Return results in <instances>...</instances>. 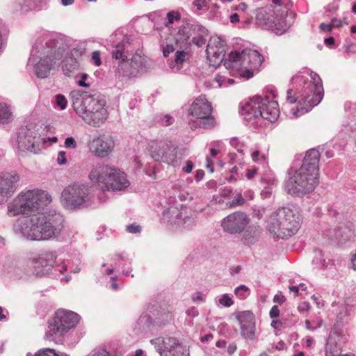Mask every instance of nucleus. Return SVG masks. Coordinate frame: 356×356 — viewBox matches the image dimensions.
<instances>
[{
	"mask_svg": "<svg viewBox=\"0 0 356 356\" xmlns=\"http://www.w3.org/2000/svg\"><path fill=\"white\" fill-rule=\"evenodd\" d=\"M72 106L77 115L88 124L99 127L108 117L104 99L95 97L89 92L75 90L70 94Z\"/></svg>",
	"mask_w": 356,
	"mask_h": 356,
	"instance_id": "nucleus-1",
	"label": "nucleus"
},
{
	"mask_svg": "<svg viewBox=\"0 0 356 356\" xmlns=\"http://www.w3.org/2000/svg\"><path fill=\"white\" fill-rule=\"evenodd\" d=\"M30 227L24 234L31 240H49L58 236L63 227L59 213H38L31 218Z\"/></svg>",
	"mask_w": 356,
	"mask_h": 356,
	"instance_id": "nucleus-2",
	"label": "nucleus"
},
{
	"mask_svg": "<svg viewBox=\"0 0 356 356\" xmlns=\"http://www.w3.org/2000/svg\"><path fill=\"white\" fill-rule=\"evenodd\" d=\"M300 225L301 218L298 211L283 207L271 214L267 222V228L276 237L286 238L294 235Z\"/></svg>",
	"mask_w": 356,
	"mask_h": 356,
	"instance_id": "nucleus-3",
	"label": "nucleus"
},
{
	"mask_svg": "<svg viewBox=\"0 0 356 356\" xmlns=\"http://www.w3.org/2000/svg\"><path fill=\"white\" fill-rule=\"evenodd\" d=\"M264 61V57L257 51L245 49L232 51L225 60L226 69L237 72L240 76L246 79L252 78L258 72Z\"/></svg>",
	"mask_w": 356,
	"mask_h": 356,
	"instance_id": "nucleus-4",
	"label": "nucleus"
},
{
	"mask_svg": "<svg viewBox=\"0 0 356 356\" xmlns=\"http://www.w3.org/2000/svg\"><path fill=\"white\" fill-rule=\"evenodd\" d=\"M89 178L92 182L100 186L104 191H121L130 185L124 172L107 164H97L93 166Z\"/></svg>",
	"mask_w": 356,
	"mask_h": 356,
	"instance_id": "nucleus-5",
	"label": "nucleus"
},
{
	"mask_svg": "<svg viewBox=\"0 0 356 356\" xmlns=\"http://www.w3.org/2000/svg\"><path fill=\"white\" fill-rule=\"evenodd\" d=\"M51 202V196L41 190H29L19 194L8 205L10 216L28 214L37 211L41 205H47Z\"/></svg>",
	"mask_w": 356,
	"mask_h": 356,
	"instance_id": "nucleus-6",
	"label": "nucleus"
},
{
	"mask_svg": "<svg viewBox=\"0 0 356 356\" xmlns=\"http://www.w3.org/2000/svg\"><path fill=\"white\" fill-rule=\"evenodd\" d=\"M79 322V316L71 311L57 310L47 321L45 337L48 340L63 337L74 329Z\"/></svg>",
	"mask_w": 356,
	"mask_h": 356,
	"instance_id": "nucleus-7",
	"label": "nucleus"
},
{
	"mask_svg": "<svg viewBox=\"0 0 356 356\" xmlns=\"http://www.w3.org/2000/svg\"><path fill=\"white\" fill-rule=\"evenodd\" d=\"M319 173L300 166L286 184L288 193L300 195L312 192L318 184Z\"/></svg>",
	"mask_w": 356,
	"mask_h": 356,
	"instance_id": "nucleus-8",
	"label": "nucleus"
},
{
	"mask_svg": "<svg viewBox=\"0 0 356 356\" xmlns=\"http://www.w3.org/2000/svg\"><path fill=\"white\" fill-rule=\"evenodd\" d=\"M312 95H307L302 97L296 106L293 104L296 102L297 99L293 96V91L288 90L286 97V103L289 104L291 107L290 108L289 114L293 118L300 117L305 113L309 112L314 106L318 105L322 100L323 97V88L321 83L316 81L314 84Z\"/></svg>",
	"mask_w": 356,
	"mask_h": 356,
	"instance_id": "nucleus-9",
	"label": "nucleus"
},
{
	"mask_svg": "<svg viewBox=\"0 0 356 356\" xmlns=\"http://www.w3.org/2000/svg\"><path fill=\"white\" fill-rule=\"evenodd\" d=\"M58 43V40H56L46 43L44 56L35 65V73L38 77L42 79L47 77L51 70L58 66L63 53Z\"/></svg>",
	"mask_w": 356,
	"mask_h": 356,
	"instance_id": "nucleus-10",
	"label": "nucleus"
},
{
	"mask_svg": "<svg viewBox=\"0 0 356 356\" xmlns=\"http://www.w3.org/2000/svg\"><path fill=\"white\" fill-rule=\"evenodd\" d=\"M88 200V188L82 184L74 182L66 186L61 193L60 202L68 209L79 208Z\"/></svg>",
	"mask_w": 356,
	"mask_h": 356,
	"instance_id": "nucleus-11",
	"label": "nucleus"
},
{
	"mask_svg": "<svg viewBox=\"0 0 356 356\" xmlns=\"http://www.w3.org/2000/svg\"><path fill=\"white\" fill-rule=\"evenodd\" d=\"M245 110L254 118L261 117L270 122L276 121L280 114L278 104L267 99L257 98L248 104Z\"/></svg>",
	"mask_w": 356,
	"mask_h": 356,
	"instance_id": "nucleus-12",
	"label": "nucleus"
},
{
	"mask_svg": "<svg viewBox=\"0 0 356 356\" xmlns=\"http://www.w3.org/2000/svg\"><path fill=\"white\" fill-rule=\"evenodd\" d=\"M213 108L206 96H198L189 108V114L200 120V127L204 129L212 128L216 124L215 118L212 115Z\"/></svg>",
	"mask_w": 356,
	"mask_h": 356,
	"instance_id": "nucleus-13",
	"label": "nucleus"
},
{
	"mask_svg": "<svg viewBox=\"0 0 356 356\" xmlns=\"http://www.w3.org/2000/svg\"><path fill=\"white\" fill-rule=\"evenodd\" d=\"M149 153L155 161H161L172 166L180 165L176 148L169 142H152L149 146Z\"/></svg>",
	"mask_w": 356,
	"mask_h": 356,
	"instance_id": "nucleus-14",
	"label": "nucleus"
},
{
	"mask_svg": "<svg viewBox=\"0 0 356 356\" xmlns=\"http://www.w3.org/2000/svg\"><path fill=\"white\" fill-rule=\"evenodd\" d=\"M250 222V218L243 212H234L222 221V229L230 234L242 232Z\"/></svg>",
	"mask_w": 356,
	"mask_h": 356,
	"instance_id": "nucleus-15",
	"label": "nucleus"
},
{
	"mask_svg": "<svg viewBox=\"0 0 356 356\" xmlns=\"http://www.w3.org/2000/svg\"><path fill=\"white\" fill-rule=\"evenodd\" d=\"M210 64L216 67L224 60L225 54V42L218 36L211 37L206 49Z\"/></svg>",
	"mask_w": 356,
	"mask_h": 356,
	"instance_id": "nucleus-16",
	"label": "nucleus"
},
{
	"mask_svg": "<svg viewBox=\"0 0 356 356\" xmlns=\"http://www.w3.org/2000/svg\"><path fill=\"white\" fill-rule=\"evenodd\" d=\"M89 149L95 156L101 158L108 156L115 147V142L111 136L102 135L92 139Z\"/></svg>",
	"mask_w": 356,
	"mask_h": 356,
	"instance_id": "nucleus-17",
	"label": "nucleus"
},
{
	"mask_svg": "<svg viewBox=\"0 0 356 356\" xmlns=\"http://www.w3.org/2000/svg\"><path fill=\"white\" fill-rule=\"evenodd\" d=\"M150 343L154 346L161 356H163V353L165 351L171 353L172 356H180L177 353V350L179 351L184 350V348L179 344L178 339L175 337H159L152 339Z\"/></svg>",
	"mask_w": 356,
	"mask_h": 356,
	"instance_id": "nucleus-18",
	"label": "nucleus"
},
{
	"mask_svg": "<svg viewBox=\"0 0 356 356\" xmlns=\"http://www.w3.org/2000/svg\"><path fill=\"white\" fill-rule=\"evenodd\" d=\"M56 256L53 252H45L34 257L31 265L37 275H44L48 272L55 263Z\"/></svg>",
	"mask_w": 356,
	"mask_h": 356,
	"instance_id": "nucleus-19",
	"label": "nucleus"
},
{
	"mask_svg": "<svg viewBox=\"0 0 356 356\" xmlns=\"http://www.w3.org/2000/svg\"><path fill=\"white\" fill-rule=\"evenodd\" d=\"M236 318L241 325V334L246 339H253L255 332L254 317L250 311L240 312Z\"/></svg>",
	"mask_w": 356,
	"mask_h": 356,
	"instance_id": "nucleus-20",
	"label": "nucleus"
},
{
	"mask_svg": "<svg viewBox=\"0 0 356 356\" xmlns=\"http://www.w3.org/2000/svg\"><path fill=\"white\" fill-rule=\"evenodd\" d=\"M19 179V177L17 174L0 175V196L5 197L13 193Z\"/></svg>",
	"mask_w": 356,
	"mask_h": 356,
	"instance_id": "nucleus-21",
	"label": "nucleus"
},
{
	"mask_svg": "<svg viewBox=\"0 0 356 356\" xmlns=\"http://www.w3.org/2000/svg\"><path fill=\"white\" fill-rule=\"evenodd\" d=\"M18 147L22 151L35 152V137L33 132L26 129H22L17 137Z\"/></svg>",
	"mask_w": 356,
	"mask_h": 356,
	"instance_id": "nucleus-22",
	"label": "nucleus"
},
{
	"mask_svg": "<svg viewBox=\"0 0 356 356\" xmlns=\"http://www.w3.org/2000/svg\"><path fill=\"white\" fill-rule=\"evenodd\" d=\"M319 152L316 149H311L306 152L301 166L307 168L310 171L319 173Z\"/></svg>",
	"mask_w": 356,
	"mask_h": 356,
	"instance_id": "nucleus-23",
	"label": "nucleus"
},
{
	"mask_svg": "<svg viewBox=\"0 0 356 356\" xmlns=\"http://www.w3.org/2000/svg\"><path fill=\"white\" fill-rule=\"evenodd\" d=\"M190 28L187 26H181L179 29L175 36V44L179 49H189L190 42H188L191 37Z\"/></svg>",
	"mask_w": 356,
	"mask_h": 356,
	"instance_id": "nucleus-24",
	"label": "nucleus"
},
{
	"mask_svg": "<svg viewBox=\"0 0 356 356\" xmlns=\"http://www.w3.org/2000/svg\"><path fill=\"white\" fill-rule=\"evenodd\" d=\"M76 62L72 58H65L64 65H63V71L67 76H70V74L76 69Z\"/></svg>",
	"mask_w": 356,
	"mask_h": 356,
	"instance_id": "nucleus-25",
	"label": "nucleus"
},
{
	"mask_svg": "<svg viewBox=\"0 0 356 356\" xmlns=\"http://www.w3.org/2000/svg\"><path fill=\"white\" fill-rule=\"evenodd\" d=\"M12 114L8 106L0 104V122L7 123L11 119Z\"/></svg>",
	"mask_w": 356,
	"mask_h": 356,
	"instance_id": "nucleus-26",
	"label": "nucleus"
},
{
	"mask_svg": "<svg viewBox=\"0 0 356 356\" xmlns=\"http://www.w3.org/2000/svg\"><path fill=\"white\" fill-rule=\"evenodd\" d=\"M251 157L254 162L260 163L263 165L268 164V156L260 152L259 150L254 151L251 154Z\"/></svg>",
	"mask_w": 356,
	"mask_h": 356,
	"instance_id": "nucleus-27",
	"label": "nucleus"
},
{
	"mask_svg": "<svg viewBox=\"0 0 356 356\" xmlns=\"http://www.w3.org/2000/svg\"><path fill=\"white\" fill-rule=\"evenodd\" d=\"M188 50L185 49H177L175 53V62L176 64H182L186 59L188 56Z\"/></svg>",
	"mask_w": 356,
	"mask_h": 356,
	"instance_id": "nucleus-28",
	"label": "nucleus"
},
{
	"mask_svg": "<svg viewBox=\"0 0 356 356\" xmlns=\"http://www.w3.org/2000/svg\"><path fill=\"white\" fill-rule=\"evenodd\" d=\"M245 204V200L244 197L242 196L241 193H238L231 202L227 203V205H229V207H235L238 206H243Z\"/></svg>",
	"mask_w": 356,
	"mask_h": 356,
	"instance_id": "nucleus-29",
	"label": "nucleus"
},
{
	"mask_svg": "<svg viewBox=\"0 0 356 356\" xmlns=\"http://www.w3.org/2000/svg\"><path fill=\"white\" fill-rule=\"evenodd\" d=\"M56 104L60 110H64L67 106V100L66 97L61 94L56 95L55 97Z\"/></svg>",
	"mask_w": 356,
	"mask_h": 356,
	"instance_id": "nucleus-30",
	"label": "nucleus"
},
{
	"mask_svg": "<svg viewBox=\"0 0 356 356\" xmlns=\"http://www.w3.org/2000/svg\"><path fill=\"white\" fill-rule=\"evenodd\" d=\"M123 46L117 45L115 49L112 51L113 58H115L116 60L122 59V60H124L125 58L123 55Z\"/></svg>",
	"mask_w": 356,
	"mask_h": 356,
	"instance_id": "nucleus-31",
	"label": "nucleus"
},
{
	"mask_svg": "<svg viewBox=\"0 0 356 356\" xmlns=\"http://www.w3.org/2000/svg\"><path fill=\"white\" fill-rule=\"evenodd\" d=\"M167 17L168 23L172 24L175 20H179L181 18L180 14L177 12L171 11L168 13Z\"/></svg>",
	"mask_w": 356,
	"mask_h": 356,
	"instance_id": "nucleus-32",
	"label": "nucleus"
},
{
	"mask_svg": "<svg viewBox=\"0 0 356 356\" xmlns=\"http://www.w3.org/2000/svg\"><path fill=\"white\" fill-rule=\"evenodd\" d=\"M219 302L225 307H230L233 305L232 298L226 294L222 296V298L219 300Z\"/></svg>",
	"mask_w": 356,
	"mask_h": 356,
	"instance_id": "nucleus-33",
	"label": "nucleus"
},
{
	"mask_svg": "<svg viewBox=\"0 0 356 356\" xmlns=\"http://www.w3.org/2000/svg\"><path fill=\"white\" fill-rule=\"evenodd\" d=\"M126 230L131 234L139 233L141 231V227L139 225L131 224L127 226Z\"/></svg>",
	"mask_w": 356,
	"mask_h": 356,
	"instance_id": "nucleus-34",
	"label": "nucleus"
},
{
	"mask_svg": "<svg viewBox=\"0 0 356 356\" xmlns=\"http://www.w3.org/2000/svg\"><path fill=\"white\" fill-rule=\"evenodd\" d=\"M65 147L66 148L75 149L76 147V142L73 137H68L65 140Z\"/></svg>",
	"mask_w": 356,
	"mask_h": 356,
	"instance_id": "nucleus-35",
	"label": "nucleus"
},
{
	"mask_svg": "<svg viewBox=\"0 0 356 356\" xmlns=\"http://www.w3.org/2000/svg\"><path fill=\"white\" fill-rule=\"evenodd\" d=\"M57 163L59 165H64L67 163L66 152L60 151L57 156Z\"/></svg>",
	"mask_w": 356,
	"mask_h": 356,
	"instance_id": "nucleus-36",
	"label": "nucleus"
},
{
	"mask_svg": "<svg viewBox=\"0 0 356 356\" xmlns=\"http://www.w3.org/2000/svg\"><path fill=\"white\" fill-rule=\"evenodd\" d=\"M192 41L195 45L200 47L205 44L206 39L202 35H197L196 37H193Z\"/></svg>",
	"mask_w": 356,
	"mask_h": 356,
	"instance_id": "nucleus-37",
	"label": "nucleus"
},
{
	"mask_svg": "<svg viewBox=\"0 0 356 356\" xmlns=\"http://www.w3.org/2000/svg\"><path fill=\"white\" fill-rule=\"evenodd\" d=\"M92 60L94 62L96 66H99L102 64L100 53L99 51H95L92 53Z\"/></svg>",
	"mask_w": 356,
	"mask_h": 356,
	"instance_id": "nucleus-38",
	"label": "nucleus"
},
{
	"mask_svg": "<svg viewBox=\"0 0 356 356\" xmlns=\"http://www.w3.org/2000/svg\"><path fill=\"white\" fill-rule=\"evenodd\" d=\"M175 50V48L172 44H168L163 49V54L165 57L168 56V55L173 52Z\"/></svg>",
	"mask_w": 356,
	"mask_h": 356,
	"instance_id": "nucleus-39",
	"label": "nucleus"
},
{
	"mask_svg": "<svg viewBox=\"0 0 356 356\" xmlns=\"http://www.w3.org/2000/svg\"><path fill=\"white\" fill-rule=\"evenodd\" d=\"M270 316L271 318H275L279 316L280 315V309L277 305L273 306L270 311Z\"/></svg>",
	"mask_w": 356,
	"mask_h": 356,
	"instance_id": "nucleus-40",
	"label": "nucleus"
},
{
	"mask_svg": "<svg viewBox=\"0 0 356 356\" xmlns=\"http://www.w3.org/2000/svg\"><path fill=\"white\" fill-rule=\"evenodd\" d=\"M320 29L323 32H327V33L330 32V31H332V30L333 29L332 23V22H331V24L321 23L320 25Z\"/></svg>",
	"mask_w": 356,
	"mask_h": 356,
	"instance_id": "nucleus-41",
	"label": "nucleus"
},
{
	"mask_svg": "<svg viewBox=\"0 0 356 356\" xmlns=\"http://www.w3.org/2000/svg\"><path fill=\"white\" fill-rule=\"evenodd\" d=\"M88 79V74L83 73L81 75V79L78 81V85L81 87H89V84L86 82V80Z\"/></svg>",
	"mask_w": 356,
	"mask_h": 356,
	"instance_id": "nucleus-42",
	"label": "nucleus"
},
{
	"mask_svg": "<svg viewBox=\"0 0 356 356\" xmlns=\"http://www.w3.org/2000/svg\"><path fill=\"white\" fill-rule=\"evenodd\" d=\"M285 301H286V298L284 297V296L282 295L281 293L276 294L273 298L274 302L282 304Z\"/></svg>",
	"mask_w": 356,
	"mask_h": 356,
	"instance_id": "nucleus-43",
	"label": "nucleus"
},
{
	"mask_svg": "<svg viewBox=\"0 0 356 356\" xmlns=\"http://www.w3.org/2000/svg\"><path fill=\"white\" fill-rule=\"evenodd\" d=\"M193 4L198 10H201L206 6L207 1L205 0H195Z\"/></svg>",
	"mask_w": 356,
	"mask_h": 356,
	"instance_id": "nucleus-44",
	"label": "nucleus"
},
{
	"mask_svg": "<svg viewBox=\"0 0 356 356\" xmlns=\"http://www.w3.org/2000/svg\"><path fill=\"white\" fill-rule=\"evenodd\" d=\"M193 164L192 161H187L186 165L185 167H184L182 168V170L186 173H190V172H191V171L193 170Z\"/></svg>",
	"mask_w": 356,
	"mask_h": 356,
	"instance_id": "nucleus-45",
	"label": "nucleus"
},
{
	"mask_svg": "<svg viewBox=\"0 0 356 356\" xmlns=\"http://www.w3.org/2000/svg\"><path fill=\"white\" fill-rule=\"evenodd\" d=\"M257 168L248 169L247 170L246 177L248 179H252L255 176V175L257 174Z\"/></svg>",
	"mask_w": 356,
	"mask_h": 356,
	"instance_id": "nucleus-46",
	"label": "nucleus"
},
{
	"mask_svg": "<svg viewBox=\"0 0 356 356\" xmlns=\"http://www.w3.org/2000/svg\"><path fill=\"white\" fill-rule=\"evenodd\" d=\"M92 356H110V355L106 350L101 349L95 353Z\"/></svg>",
	"mask_w": 356,
	"mask_h": 356,
	"instance_id": "nucleus-47",
	"label": "nucleus"
},
{
	"mask_svg": "<svg viewBox=\"0 0 356 356\" xmlns=\"http://www.w3.org/2000/svg\"><path fill=\"white\" fill-rule=\"evenodd\" d=\"M214 81L218 83V86H221L223 83L225 82V79L219 74H217L214 79Z\"/></svg>",
	"mask_w": 356,
	"mask_h": 356,
	"instance_id": "nucleus-48",
	"label": "nucleus"
},
{
	"mask_svg": "<svg viewBox=\"0 0 356 356\" xmlns=\"http://www.w3.org/2000/svg\"><path fill=\"white\" fill-rule=\"evenodd\" d=\"M248 288L247 286H245V285H241L235 289V293L236 295H238L241 291L246 292V291H248Z\"/></svg>",
	"mask_w": 356,
	"mask_h": 356,
	"instance_id": "nucleus-49",
	"label": "nucleus"
},
{
	"mask_svg": "<svg viewBox=\"0 0 356 356\" xmlns=\"http://www.w3.org/2000/svg\"><path fill=\"white\" fill-rule=\"evenodd\" d=\"M232 189L228 188H224L221 192L222 197H227L232 193Z\"/></svg>",
	"mask_w": 356,
	"mask_h": 356,
	"instance_id": "nucleus-50",
	"label": "nucleus"
},
{
	"mask_svg": "<svg viewBox=\"0 0 356 356\" xmlns=\"http://www.w3.org/2000/svg\"><path fill=\"white\" fill-rule=\"evenodd\" d=\"M282 323L279 320H273L271 323L272 327L275 329H280L282 326Z\"/></svg>",
	"mask_w": 356,
	"mask_h": 356,
	"instance_id": "nucleus-51",
	"label": "nucleus"
},
{
	"mask_svg": "<svg viewBox=\"0 0 356 356\" xmlns=\"http://www.w3.org/2000/svg\"><path fill=\"white\" fill-rule=\"evenodd\" d=\"M289 290L291 292L294 293L295 297H298L299 296V287L296 286H291L289 287Z\"/></svg>",
	"mask_w": 356,
	"mask_h": 356,
	"instance_id": "nucleus-52",
	"label": "nucleus"
},
{
	"mask_svg": "<svg viewBox=\"0 0 356 356\" xmlns=\"http://www.w3.org/2000/svg\"><path fill=\"white\" fill-rule=\"evenodd\" d=\"M333 27H340L342 25V22L340 19L334 18L332 19Z\"/></svg>",
	"mask_w": 356,
	"mask_h": 356,
	"instance_id": "nucleus-53",
	"label": "nucleus"
},
{
	"mask_svg": "<svg viewBox=\"0 0 356 356\" xmlns=\"http://www.w3.org/2000/svg\"><path fill=\"white\" fill-rule=\"evenodd\" d=\"M207 168L210 170L211 172H213V161L211 159H207Z\"/></svg>",
	"mask_w": 356,
	"mask_h": 356,
	"instance_id": "nucleus-54",
	"label": "nucleus"
},
{
	"mask_svg": "<svg viewBox=\"0 0 356 356\" xmlns=\"http://www.w3.org/2000/svg\"><path fill=\"white\" fill-rule=\"evenodd\" d=\"M230 22L232 23H236L239 22V15L237 13H234L230 16Z\"/></svg>",
	"mask_w": 356,
	"mask_h": 356,
	"instance_id": "nucleus-55",
	"label": "nucleus"
},
{
	"mask_svg": "<svg viewBox=\"0 0 356 356\" xmlns=\"http://www.w3.org/2000/svg\"><path fill=\"white\" fill-rule=\"evenodd\" d=\"M309 308L310 305L307 302H302V305L299 307L300 310H309Z\"/></svg>",
	"mask_w": 356,
	"mask_h": 356,
	"instance_id": "nucleus-56",
	"label": "nucleus"
},
{
	"mask_svg": "<svg viewBox=\"0 0 356 356\" xmlns=\"http://www.w3.org/2000/svg\"><path fill=\"white\" fill-rule=\"evenodd\" d=\"M334 42V40L333 38L330 37V38H325V43L327 45H331V44H333Z\"/></svg>",
	"mask_w": 356,
	"mask_h": 356,
	"instance_id": "nucleus-57",
	"label": "nucleus"
},
{
	"mask_svg": "<svg viewBox=\"0 0 356 356\" xmlns=\"http://www.w3.org/2000/svg\"><path fill=\"white\" fill-rule=\"evenodd\" d=\"M74 0H61V3L63 6H70L74 3Z\"/></svg>",
	"mask_w": 356,
	"mask_h": 356,
	"instance_id": "nucleus-58",
	"label": "nucleus"
},
{
	"mask_svg": "<svg viewBox=\"0 0 356 356\" xmlns=\"http://www.w3.org/2000/svg\"><path fill=\"white\" fill-rule=\"evenodd\" d=\"M245 196L248 197L250 200H252L254 197V192L252 191H247Z\"/></svg>",
	"mask_w": 356,
	"mask_h": 356,
	"instance_id": "nucleus-59",
	"label": "nucleus"
},
{
	"mask_svg": "<svg viewBox=\"0 0 356 356\" xmlns=\"http://www.w3.org/2000/svg\"><path fill=\"white\" fill-rule=\"evenodd\" d=\"M211 337H212V334H207V335H205L204 337H202L201 341H202V342H204V341H208V340H209L210 338H211Z\"/></svg>",
	"mask_w": 356,
	"mask_h": 356,
	"instance_id": "nucleus-60",
	"label": "nucleus"
},
{
	"mask_svg": "<svg viewBox=\"0 0 356 356\" xmlns=\"http://www.w3.org/2000/svg\"><path fill=\"white\" fill-rule=\"evenodd\" d=\"M238 8H239V9H241L242 10H245L248 8V6L245 3H241L238 5Z\"/></svg>",
	"mask_w": 356,
	"mask_h": 356,
	"instance_id": "nucleus-61",
	"label": "nucleus"
},
{
	"mask_svg": "<svg viewBox=\"0 0 356 356\" xmlns=\"http://www.w3.org/2000/svg\"><path fill=\"white\" fill-rule=\"evenodd\" d=\"M210 152H211V155L213 157L216 156L218 154V151L213 148L211 149Z\"/></svg>",
	"mask_w": 356,
	"mask_h": 356,
	"instance_id": "nucleus-62",
	"label": "nucleus"
},
{
	"mask_svg": "<svg viewBox=\"0 0 356 356\" xmlns=\"http://www.w3.org/2000/svg\"><path fill=\"white\" fill-rule=\"evenodd\" d=\"M305 323L307 329H308V330H312V327L311 326V323H310V321L309 320H307V319L305 320Z\"/></svg>",
	"mask_w": 356,
	"mask_h": 356,
	"instance_id": "nucleus-63",
	"label": "nucleus"
},
{
	"mask_svg": "<svg viewBox=\"0 0 356 356\" xmlns=\"http://www.w3.org/2000/svg\"><path fill=\"white\" fill-rule=\"evenodd\" d=\"M135 356H144L143 355V350L141 349H138L136 351V355Z\"/></svg>",
	"mask_w": 356,
	"mask_h": 356,
	"instance_id": "nucleus-64",
	"label": "nucleus"
}]
</instances>
